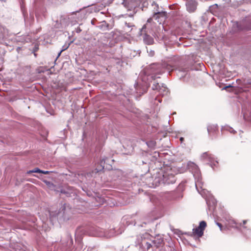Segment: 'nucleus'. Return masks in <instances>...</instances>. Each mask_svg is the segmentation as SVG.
I'll return each mask as SVG.
<instances>
[{"label": "nucleus", "mask_w": 251, "mask_h": 251, "mask_svg": "<svg viewBox=\"0 0 251 251\" xmlns=\"http://www.w3.org/2000/svg\"><path fill=\"white\" fill-rule=\"evenodd\" d=\"M176 173L175 170L169 166L164 167L159 173V174L161 176V177H159L160 181L167 184L174 183L176 181L175 175Z\"/></svg>", "instance_id": "1"}, {"label": "nucleus", "mask_w": 251, "mask_h": 251, "mask_svg": "<svg viewBox=\"0 0 251 251\" xmlns=\"http://www.w3.org/2000/svg\"><path fill=\"white\" fill-rule=\"evenodd\" d=\"M206 226L207 224L205 221H201L199 226L193 229V234L198 237H201L203 235V231Z\"/></svg>", "instance_id": "2"}, {"label": "nucleus", "mask_w": 251, "mask_h": 251, "mask_svg": "<svg viewBox=\"0 0 251 251\" xmlns=\"http://www.w3.org/2000/svg\"><path fill=\"white\" fill-rule=\"evenodd\" d=\"M187 9L189 12H194L197 7V2L193 0H190L186 3Z\"/></svg>", "instance_id": "3"}, {"label": "nucleus", "mask_w": 251, "mask_h": 251, "mask_svg": "<svg viewBox=\"0 0 251 251\" xmlns=\"http://www.w3.org/2000/svg\"><path fill=\"white\" fill-rule=\"evenodd\" d=\"M208 134L210 136H214L218 132V126L217 125H211L207 127Z\"/></svg>", "instance_id": "4"}, {"label": "nucleus", "mask_w": 251, "mask_h": 251, "mask_svg": "<svg viewBox=\"0 0 251 251\" xmlns=\"http://www.w3.org/2000/svg\"><path fill=\"white\" fill-rule=\"evenodd\" d=\"M226 221L228 222V225L232 227L238 228L242 225L241 224L237 223L234 219L230 217H228V219H226Z\"/></svg>", "instance_id": "5"}, {"label": "nucleus", "mask_w": 251, "mask_h": 251, "mask_svg": "<svg viewBox=\"0 0 251 251\" xmlns=\"http://www.w3.org/2000/svg\"><path fill=\"white\" fill-rule=\"evenodd\" d=\"M153 246L155 248H159L163 244V239L161 238H155L153 240H151Z\"/></svg>", "instance_id": "6"}, {"label": "nucleus", "mask_w": 251, "mask_h": 251, "mask_svg": "<svg viewBox=\"0 0 251 251\" xmlns=\"http://www.w3.org/2000/svg\"><path fill=\"white\" fill-rule=\"evenodd\" d=\"M228 132L230 133L234 134L236 131L231 127L228 126H225L221 128V132L222 134H224L225 132Z\"/></svg>", "instance_id": "7"}, {"label": "nucleus", "mask_w": 251, "mask_h": 251, "mask_svg": "<svg viewBox=\"0 0 251 251\" xmlns=\"http://www.w3.org/2000/svg\"><path fill=\"white\" fill-rule=\"evenodd\" d=\"M242 112L245 120L247 121H251V112L250 110L243 109Z\"/></svg>", "instance_id": "8"}, {"label": "nucleus", "mask_w": 251, "mask_h": 251, "mask_svg": "<svg viewBox=\"0 0 251 251\" xmlns=\"http://www.w3.org/2000/svg\"><path fill=\"white\" fill-rule=\"evenodd\" d=\"M237 141L240 143H244L245 142V134L243 131H240L239 136L236 138Z\"/></svg>", "instance_id": "9"}, {"label": "nucleus", "mask_w": 251, "mask_h": 251, "mask_svg": "<svg viewBox=\"0 0 251 251\" xmlns=\"http://www.w3.org/2000/svg\"><path fill=\"white\" fill-rule=\"evenodd\" d=\"M156 11H158L157 9ZM167 15V13L165 11L159 12L157 11L155 12L153 15V17L156 19H157L159 16L161 17H165Z\"/></svg>", "instance_id": "10"}, {"label": "nucleus", "mask_w": 251, "mask_h": 251, "mask_svg": "<svg viewBox=\"0 0 251 251\" xmlns=\"http://www.w3.org/2000/svg\"><path fill=\"white\" fill-rule=\"evenodd\" d=\"M142 245L144 246V248H146L148 250H149L152 246H153V244L151 243V241L150 242H146V240H142Z\"/></svg>", "instance_id": "11"}, {"label": "nucleus", "mask_w": 251, "mask_h": 251, "mask_svg": "<svg viewBox=\"0 0 251 251\" xmlns=\"http://www.w3.org/2000/svg\"><path fill=\"white\" fill-rule=\"evenodd\" d=\"M160 251H174V248L169 245L164 246L163 248Z\"/></svg>", "instance_id": "12"}, {"label": "nucleus", "mask_w": 251, "mask_h": 251, "mask_svg": "<svg viewBox=\"0 0 251 251\" xmlns=\"http://www.w3.org/2000/svg\"><path fill=\"white\" fill-rule=\"evenodd\" d=\"M202 157L205 159H207L208 160H210L212 158V154L208 153L205 152L202 154Z\"/></svg>", "instance_id": "13"}, {"label": "nucleus", "mask_w": 251, "mask_h": 251, "mask_svg": "<svg viewBox=\"0 0 251 251\" xmlns=\"http://www.w3.org/2000/svg\"><path fill=\"white\" fill-rule=\"evenodd\" d=\"M42 170H40L38 168H35L33 170H30L27 172V174H30L32 173H41Z\"/></svg>", "instance_id": "14"}, {"label": "nucleus", "mask_w": 251, "mask_h": 251, "mask_svg": "<svg viewBox=\"0 0 251 251\" xmlns=\"http://www.w3.org/2000/svg\"><path fill=\"white\" fill-rule=\"evenodd\" d=\"M247 220H243L242 223H240V224H242L241 226L240 227H239L238 228H242L243 229L247 228L248 227L245 226V225L247 224Z\"/></svg>", "instance_id": "15"}, {"label": "nucleus", "mask_w": 251, "mask_h": 251, "mask_svg": "<svg viewBox=\"0 0 251 251\" xmlns=\"http://www.w3.org/2000/svg\"><path fill=\"white\" fill-rule=\"evenodd\" d=\"M160 87V86L159 85L158 83H156L155 84H154L152 86V89L153 90H157Z\"/></svg>", "instance_id": "16"}, {"label": "nucleus", "mask_w": 251, "mask_h": 251, "mask_svg": "<svg viewBox=\"0 0 251 251\" xmlns=\"http://www.w3.org/2000/svg\"><path fill=\"white\" fill-rule=\"evenodd\" d=\"M216 224L219 227L221 231H223V228L222 225L221 223H217Z\"/></svg>", "instance_id": "17"}, {"label": "nucleus", "mask_w": 251, "mask_h": 251, "mask_svg": "<svg viewBox=\"0 0 251 251\" xmlns=\"http://www.w3.org/2000/svg\"><path fill=\"white\" fill-rule=\"evenodd\" d=\"M153 39H152L151 37H150L149 38V42H148V44H150V45H151V44H152L153 43Z\"/></svg>", "instance_id": "18"}, {"label": "nucleus", "mask_w": 251, "mask_h": 251, "mask_svg": "<svg viewBox=\"0 0 251 251\" xmlns=\"http://www.w3.org/2000/svg\"><path fill=\"white\" fill-rule=\"evenodd\" d=\"M41 173L45 174V175H48V174H49L50 172L49 171H44L42 170Z\"/></svg>", "instance_id": "19"}, {"label": "nucleus", "mask_w": 251, "mask_h": 251, "mask_svg": "<svg viewBox=\"0 0 251 251\" xmlns=\"http://www.w3.org/2000/svg\"><path fill=\"white\" fill-rule=\"evenodd\" d=\"M180 142H181V143H182V142H183V141H184V138H183V137H180Z\"/></svg>", "instance_id": "20"}, {"label": "nucleus", "mask_w": 251, "mask_h": 251, "mask_svg": "<svg viewBox=\"0 0 251 251\" xmlns=\"http://www.w3.org/2000/svg\"><path fill=\"white\" fill-rule=\"evenodd\" d=\"M143 4L144 6H145L146 4H148V3H147V2H146V1H144V2H143Z\"/></svg>", "instance_id": "21"}, {"label": "nucleus", "mask_w": 251, "mask_h": 251, "mask_svg": "<svg viewBox=\"0 0 251 251\" xmlns=\"http://www.w3.org/2000/svg\"><path fill=\"white\" fill-rule=\"evenodd\" d=\"M247 29H251V27H248L246 28Z\"/></svg>", "instance_id": "22"}, {"label": "nucleus", "mask_w": 251, "mask_h": 251, "mask_svg": "<svg viewBox=\"0 0 251 251\" xmlns=\"http://www.w3.org/2000/svg\"><path fill=\"white\" fill-rule=\"evenodd\" d=\"M151 20V18H150L149 19H148V22H150Z\"/></svg>", "instance_id": "23"}, {"label": "nucleus", "mask_w": 251, "mask_h": 251, "mask_svg": "<svg viewBox=\"0 0 251 251\" xmlns=\"http://www.w3.org/2000/svg\"><path fill=\"white\" fill-rule=\"evenodd\" d=\"M123 3H125L126 4V2L125 1V0H124Z\"/></svg>", "instance_id": "24"}, {"label": "nucleus", "mask_w": 251, "mask_h": 251, "mask_svg": "<svg viewBox=\"0 0 251 251\" xmlns=\"http://www.w3.org/2000/svg\"><path fill=\"white\" fill-rule=\"evenodd\" d=\"M156 6H157V8H158V4L156 5Z\"/></svg>", "instance_id": "25"}]
</instances>
